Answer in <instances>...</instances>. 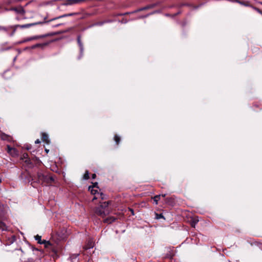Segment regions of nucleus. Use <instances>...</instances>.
<instances>
[{"label": "nucleus", "instance_id": "nucleus-1", "mask_svg": "<svg viewBox=\"0 0 262 262\" xmlns=\"http://www.w3.org/2000/svg\"><path fill=\"white\" fill-rule=\"evenodd\" d=\"M54 181L52 177H49L43 174L41 171H38L35 174L26 176L25 178V182L31 183V185L33 187H36V183L42 184L43 183H49Z\"/></svg>", "mask_w": 262, "mask_h": 262}, {"label": "nucleus", "instance_id": "nucleus-2", "mask_svg": "<svg viewBox=\"0 0 262 262\" xmlns=\"http://www.w3.org/2000/svg\"><path fill=\"white\" fill-rule=\"evenodd\" d=\"M49 34H44V35H35L32 37H30L28 38H27L25 40H24L22 41H20V43L25 42L27 41H29L32 40H36L39 38H44L45 37L48 36Z\"/></svg>", "mask_w": 262, "mask_h": 262}, {"label": "nucleus", "instance_id": "nucleus-3", "mask_svg": "<svg viewBox=\"0 0 262 262\" xmlns=\"http://www.w3.org/2000/svg\"><path fill=\"white\" fill-rule=\"evenodd\" d=\"M42 23H43V22L38 21V22H36V23H34L27 24L22 25H15V27H18V28H20L21 29H25V28H28L29 27H32V26H35V25H37L38 24H42Z\"/></svg>", "mask_w": 262, "mask_h": 262}, {"label": "nucleus", "instance_id": "nucleus-4", "mask_svg": "<svg viewBox=\"0 0 262 262\" xmlns=\"http://www.w3.org/2000/svg\"><path fill=\"white\" fill-rule=\"evenodd\" d=\"M77 43L78 44V46L80 48V56L78 57V59H80L83 55V50H84V48H83V46L82 45V43L81 41V36L80 35H78L77 36Z\"/></svg>", "mask_w": 262, "mask_h": 262}, {"label": "nucleus", "instance_id": "nucleus-5", "mask_svg": "<svg viewBox=\"0 0 262 262\" xmlns=\"http://www.w3.org/2000/svg\"><path fill=\"white\" fill-rule=\"evenodd\" d=\"M4 221L5 217L4 216H1V214H0V229L2 231H6L8 229L7 226L4 222Z\"/></svg>", "mask_w": 262, "mask_h": 262}, {"label": "nucleus", "instance_id": "nucleus-6", "mask_svg": "<svg viewBox=\"0 0 262 262\" xmlns=\"http://www.w3.org/2000/svg\"><path fill=\"white\" fill-rule=\"evenodd\" d=\"M157 5H158V3H155V4H150V5H149L146 6L145 7H144L141 8L140 9H138L135 10V12H139V11H143V10H147V9H151V8H154L155 7H156Z\"/></svg>", "mask_w": 262, "mask_h": 262}, {"label": "nucleus", "instance_id": "nucleus-7", "mask_svg": "<svg viewBox=\"0 0 262 262\" xmlns=\"http://www.w3.org/2000/svg\"><path fill=\"white\" fill-rule=\"evenodd\" d=\"M10 10H11L12 11H14L16 13H18V14H24L25 13V11L24 10V9L22 7H19V8H11L10 9Z\"/></svg>", "mask_w": 262, "mask_h": 262}, {"label": "nucleus", "instance_id": "nucleus-8", "mask_svg": "<svg viewBox=\"0 0 262 262\" xmlns=\"http://www.w3.org/2000/svg\"><path fill=\"white\" fill-rule=\"evenodd\" d=\"M49 44L48 42H45L43 43H36L35 45H34L31 47H30L31 49H34L36 48H43L45 46H47Z\"/></svg>", "mask_w": 262, "mask_h": 262}, {"label": "nucleus", "instance_id": "nucleus-9", "mask_svg": "<svg viewBox=\"0 0 262 262\" xmlns=\"http://www.w3.org/2000/svg\"><path fill=\"white\" fill-rule=\"evenodd\" d=\"M94 246V243L93 239H90L88 241L86 245H85L84 248L85 250L90 249L93 248Z\"/></svg>", "mask_w": 262, "mask_h": 262}, {"label": "nucleus", "instance_id": "nucleus-10", "mask_svg": "<svg viewBox=\"0 0 262 262\" xmlns=\"http://www.w3.org/2000/svg\"><path fill=\"white\" fill-rule=\"evenodd\" d=\"M8 152L10 154H13L14 155H16L17 154V151L15 149V148L11 147L10 146L7 145Z\"/></svg>", "mask_w": 262, "mask_h": 262}, {"label": "nucleus", "instance_id": "nucleus-11", "mask_svg": "<svg viewBox=\"0 0 262 262\" xmlns=\"http://www.w3.org/2000/svg\"><path fill=\"white\" fill-rule=\"evenodd\" d=\"M79 254H73L71 255L70 257L71 261L72 262H78Z\"/></svg>", "mask_w": 262, "mask_h": 262}, {"label": "nucleus", "instance_id": "nucleus-12", "mask_svg": "<svg viewBox=\"0 0 262 262\" xmlns=\"http://www.w3.org/2000/svg\"><path fill=\"white\" fill-rule=\"evenodd\" d=\"M1 137L2 140H7L8 141H10L12 139V138L10 136H8L4 133L2 134Z\"/></svg>", "mask_w": 262, "mask_h": 262}, {"label": "nucleus", "instance_id": "nucleus-13", "mask_svg": "<svg viewBox=\"0 0 262 262\" xmlns=\"http://www.w3.org/2000/svg\"><path fill=\"white\" fill-rule=\"evenodd\" d=\"M42 138L43 141L45 142L47 144L49 143L50 140L49 139V136L47 134H46L45 133H42Z\"/></svg>", "mask_w": 262, "mask_h": 262}, {"label": "nucleus", "instance_id": "nucleus-14", "mask_svg": "<svg viewBox=\"0 0 262 262\" xmlns=\"http://www.w3.org/2000/svg\"><path fill=\"white\" fill-rule=\"evenodd\" d=\"M98 185L97 183H95L93 186H89V190L91 191V193L94 194H96V193H98V191L97 190L94 189V188L96 187V185Z\"/></svg>", "mask_w": 262, "mask_h": 262}, {"label": "nucleus", "instance_id": "nucleus-15", "mask_svg": "<svg viewBox=\"0 0 262 262\" xmlns=\"http://www.w3.org/2000/svg\"><path fill=\"white\" fill-rule=\"evenodd\" d=\"M232 2L237 3L246 7L250 6V4H249L248 2H242L239 0H232Z\"/></svg>", "mask_w": 262, "mask_h": 262}, {"label": "nucleus", "instance_id": "nucleus-16", "mask_svg": "<svg viewBox=\"0 0 262 262\" xmlns=\"http://www.w3.org/2000/svg\"><path fill=\"white\" fill-rule=\"evenodd\" d=\"M84 0H68L67 1V4L68 5H74L75 4L79 3L80 2H83Z\"/></svg>", "mask_w": 262, "mask_h": 262}, {"label": "nucleus", "instance_id": "nucleus-17", "mask_svg": "<svg viewBox=\"0 0 262 262\" xmlns=\"http://www.w3.org/2000/svg\"><path fill=\"white\" fill-rule=\"evenodd\" d=\"M115 220V219L113 217H108L104 220V222L107 223V224H111L114 222Z\"/></svg>", "mask_w": 262, "mask_h": 262}, {"label": "nucleus", "instance_id": "nucleus-18", "mask_svg": "<svg viewBox=\"0 0 262 262\" xmlns=\"http://www.w3.org/2000/svg\"><path fill=\"white\" fill-rule=\"evenodd\" d=\"M41 238V236L39 235H37L35 236V239L36 241H37V243L38 244H41L45 243V241L42 242Z\"/></svg>", "mask_w": 262, "mask_h": 262}, {"label": "nucleus", "instance_id": "nucleus-19", "mask_svg": "<svg viewBox=\"0 0 262 262\" xmlns=\"http://www.w3.org/2000/svg\"><path fill=\"white\" fill-rule=\"evenodd\" d=\"M103 208H101L100 207L99 208H98L97 210V212L100 214V215H105V214L104 213V211L102 210Z\"/></svg>", "mask_w": 262, "mask_h": 262}, {"label": "nucleus", "instance_id": "nucleus-20", "mask_svg": "<svg viewBox=\"0 0 262 262\" xmlns=\"http://www.w3.org/2000/svg\"><path fill=\"white\" fill-rule=\"evenodd\" d=\"M155 215H156L155 218L157 220H159L160 219H165L162 213L158 214V213H155Z\"/></svg>", "mask_w": 262, "mask_h": 262}, {"label": "nucleus", "instance_id": "nucleus-21", "mask_svg": "<svg viewBox=\"0 0 262 262\" xmlns=\"http://www.w3.org/2000/svg\"><path fill=\"white\" fill-rule=\"evenodd\" d=\"M66 17V15H60V16H59L58 17L52 18L51 19H50V20H49L48 21H45L44 23H48V22H50V21H53L54 20H56V19H59V18H63V17Z\"/></svg>", "mask_w": 262, "mask_h": 262}, {"label": "nucleus", "instance_id": "nucleus-22", "mask_svg": "<svg viewBox=\"0 0 262 262\" xmlns=\"http://www.w3.org/2000/svg\"><path fill=\"white\" fill-rule=\"evenodd\" d=\"M160 196H161V195L159 194V195H157L154 196V201L156 204H158V202L159 200L160 199Z\"/></svg>", "mask_w": 262, "mask_h": 262}, {"label": "nucleus", "instance_id": "nucleus-23", "mask_svg": "<svg viewBox=\"0 0 262 262\" xmlns=\"http://www.w3.org/2000/svg\"><path fill=\"white\" fill-rule=\"evenodd\" d=\"M83 178L85 180H88L89 179V172L88 170L85 171V172L83 176Z\"/></svg>", "mask_w": 262, "mask_h": 262}, {"label": "nucleus", "instance_id": "nucleus-24", "mask_svg": "<svg viewBox=\"0 0 262 262\" xmlns=\"http://www.w3.org/2000/svg\"><path fill=\"white\" fill-rule=\"evenodd\" d=\"M111 20H106V21H100V22L97 23L96 24H95V25H96V26H102V25H103V24H104L106 23H109V22H111Z\"/></svg>", "mask_w": 262, "mask_h": 262}, {"label": "nucleus", "instance_id": "nucleus-25", "mask_svg": "<svg viewBox=\"0 0 262 262\" xmlns=\"http://www.w3.org/2000/svg\"><path fill=\"white\" fill-rule=\"evenodd\" d=\"M114 140L115 141L116 144H118L120 141V138L118 135H115L114 136Z\"/></svg>", "mask_w": 262, "mask_h": 262}, {"label": "nucleus", "instance_id": "nucleus-26", "mask_svg": "<svg viewBox=\"0 0 262 262\" xmlns=\"http://www.w3.org/2000/svg\"><path fill=\"white\" fill-rule=\"evenodd\" d=\"M108 204H109V203H108V202H104L102 203L100 205V207L101 208H103V209L104 208L108 206Z\"/></svg>", "mask_w": 262, "mask_h": 262}, {"label": "nucleus", "instance_id": "nucleus-27", "mask_svg": "<svg viewBox=\"0 0 262 262\" xmlns=\"http://www.w3.org/2000/svg\"><path fill=\"white\" fill-rule=\"evenodd\" d=\"M98 194L100 195V196L101 197V199L102 200H105L106 199V195L102 192L100 193L99 192H98Z\"/></svg>", "mask_w": 262, "mask_h": 262}, {"label": "nucleus", "instance_id": "nucleus-28", "mask_svg": "<svg viewBox=\"0 0 262 262\" xmlns=\"http://www.w3.org/2000/svg\"><path fill=\"white\" fill-rule=\"evenodd\" d=\"M9 28H14V29H13V30L12 32L10 34V36H13V35H14V34L15 33V31H16V28H17V27H15V26H10V27H9Z\"/></svg>", "mask_w": 262, "mask_h": 262}, {"label": "nucleus", "instance_id": "nucleus-29", "mask_svg": "<svg viewBox=\"0 0 262 262\" xmlns=\"http://www.w3.org/2000/svg\"><path fill=\"white\" fill-rule=\"evenodd\" d=\"M15 240H16V238H15V236H12L9 243L10 244H12L15 241Z\"/></svg>", "mask_w": 262, "mask_h": 262}, {"label": "nucleus", "instance_id": "nucleus-30", "mask_svg": "<svg viewBox=\"0 0 262 262\" xmlns=\"http://www.w3.org/2000/svg\"><path fill=\"white\" fill-rule=\"evenodd\" d=\"M9 28V27L8 28H6V27H2V26H0V30H4L5 31H7L8 30V29Z\"/></svg>", "mask_w": 262, "mask_h": 262}, {"label": "nucleus", "instance_id": "nucleus-31", "mask_svg": "<svg viewBox=\"0 0 262 262\" xmlns=\"http://www.w3.org/2000/svg\"><path fill=\"white\" fill-rule=\"evenodd\" d=\"M157 12H159V11H154L153 12H152V13H150V14H147V15H145V17H147V16H148L149 15H150V14H154V13H157Z\"/></svg>", "mask_w": 262, "mask_h": 262}, {"label": "nucleus", "instance_id": "nucleus-32", "mask_svg": "<svg viewBox=\"0 0 262 262\" xmlns=\"http://www.w3.org/2000/svg\"><path fill=\"white\" fill-rule=\"evenodd\" d=\"M249 7H251V8H252L253 10H255L256 11L257 9H258L257 8L251 5H250V6H249Z\"/></svg>", "mask_w": 262, "mask_h": 262}, {"label": "nucleus", "instance_id": "nucleus-33", "mask_svg": "<svg viewBox=\"0 0 262 262\" xmlns=\"http://www.w3.org/2000/svg\"><path fill=\"white\" fill-rule=\"evenodd\" d=\"M198 222V221H193L192 224H191V226L192 227H194L195 225Z\"/></svg>", "mask_w": 262, "mask_h": 262}, {"label": "nucleus", "instance_id": "nucleus-34", "mask_svg": "<svg viewBox=\"0 0 262 262\" xmlns=\"http://www.w3.org/2000/svg\"><path fill=\"white\" fill-rule=\"evenodd\" d=\"M135 12H135V11H133L132 12H126V13H124V14H119V15H126V14H128L133 13H135Z\"/></svg>", "mask_w": 262, "mask_h": 262}, {"label": "nucleus", "instance_id": "nucleus-35", "mask_svg": "<svg viewBox=\"0 0 262 262\" xmlns=\"http://www.w3.org/2000/svg\"><path fill=\"white\" fill-rule=\"evenodd\" d=\"M129 211H130V212H131V213H132V214L133 215H134V210H133V209H132V208H129Z\"/></svg>", "mask_w": 262, "mask_h": 262}, {"label": "nucleus", "instance_id": "nucleus-36", "mask_svg": "<svg viewBox=\"0 0 262 262\" xmlns=\"http://www.w3.org/2000/svg\"><path fill=\"white\" fill-rule=\"evenodd\" d=\"M73 13H69V14H64L63 15H66V17L67 16H72L73 15Z\"/></svg>", "mask_w": 262, "mask_h": 262}, {"label": "nucleus", "instance_id": "nucleus-37", "mask_svg": "<svg viewBox=\"0 0 262 262\" xmlns=\"http://www.w3.org/2000/svg\"><path fill=\"white\" fill-rule=\"evenodd\" d=\"M256 11L259 13V14H261L262 15V11L260 10L259 9H257Z\"/></svg>", "mask_w": 262, "mask_h": 262}, {"label": "nucleus", "instance_id": "nucleus-38", "mask_svg": "<svg viewBox=\"0 0 262 262\" xmlns=\"http://www.w3.org/2000/svg\"><path fill=\"white\" fill-rule=\"evenodd\" d=\"M96 177V174L95 173H94L92 175V179H95Z\"/></svg>", "mask_w": 262, "mask_h": 262}, {"label": "nucleus", "instance_id": "nucleus-39", "mask_svg": "<svg viewBox=\"0 0 262 262\" xmlns=\"http://www.w3.org/2000/svg\"><path fill=\"white\" fill-rule=\"evenodd\" d=\"M40 143V141L39 140V139H37L35 141V144H38V143Z\"/></svg>", "mask_w": 262, "mask_h": 262}, {"label": "nucleus", "instance_id": "nucleus-40", "mask_svg": "<svg viewBox=\"0 0 262 262\" xmlns=\"http://www.w3.org/2000/svg\"><path fill=\"white\" fill-rule=\"evenodd\" d=\"M23 157H24V158H27L28 154H23Z\"/></svg>", "mask_w": 262, "mask_h": 262}, {"label": "nucleus", "instance_id": "nucleus-41", "mask_svg": "<svg viewBox=\"0 0 262 262\" xmlns=\"http://www.w3.org/2000/svg\"><path fill=\"white\" fill-rule=\"evenodd\" d=\"M121 22L122 23H124V24H125V23H126L127 22V20H126V19H125V20H124V19H123V20H121Z\"/></svg>", "mask_w": 262, "mask_h": 262}, {"label": "nucleus", "instance_id": "nucleus-42", "mask_svg": "<svg viewBox=\"0 0 262 262\" xmlns=\"http://www.w3.org/2000/svg\"><path fill=\"white\" fill-rule=\"evenodd\" d=\"M26 148L28 150H29L30 149H31V147L30 146H29L28 145L27 146V147H26Z\"/></svg>", "mask_w": 262, "mask_h": 262}, {"label": "nucleus", "instance_id": "nucleus-43", "mask_svg": "<svg viewBox=\"0 0 262 262\" xmlns=\"http://www.w3.org/2000/svg\"><path fill=\"white\" fill-rule=\"evenodd\" d=\"M30 49V47H26V48H25L24 50H27V49Z\"/></svg>", "mask_w": 262, "mask_h": 262}, {"label": "nucleus", "instance_id": "nucleus-44", "mask_svg": "<svg viewBox=\"0 0 262 262\" xmlns=\"http://www.w3.org/2000/svg\"><path fill=\"white\" fill-rule=\"evenodd\" d=\"M140 18H145V15L139 17Z\"/></svg>", "mask_w": 262, "mask_h": 262}, {"label": "nucleus", "instance_id": "nucleus-45", "mask_svg": "<svg viewBox=\"0 0 262 262\" xmlns=\"http://www.w3.org/2000/svg\"><path fill=\"white\" fill-rule=\"evenodd\" d=\"M5 11H11V10H10V9H7V8H6V9H5Z\"/></svg>", "mask_w": 262, "mask_h": 262}, {"label": "nucleus", "instance_id": "nucleus-46", "mask_svg": "<svg viewBox=\"0 0 262 262\" xmlns=\"http://www.w3.org/2000/svg\"><path fill=\"white\" fill-rule=\"evenodd\" d=\"M45 151H46V152L47 153H48V152H49V149H45Z\"/></svg>", "mask_w": 262, "mask_h": 262}, {"label": "nucleus", "instance_id": "nucleus-47", "mask_svg": "<svg viewBox=\"0 0 262 262\" xmlns=\"http://www.w3.org/2000/svg\"><path fill=\"white\" fill-rule=\"evenodd\" d=\"M61 25V24H57L56 26H55V27H58V26H60Z\"/></svg>", "mask_w": 262, "mask_h": 262}, {"label": "nucleus", "instance_id": "nucleus-48", "mask_svg": "<svg viewBox=\"0 0 262 262\" xmlns=\"http://www.w3.org/2000/svg\"><path fill=\"white\" fill-rule=\"evenodd\" d=\"M165 195H166V194H162V196L163 197H165Z\"/></svg>", "mask_w": 262, "mask_h": 262}, {"label": "nucleus", "instance_id": "nucleus-49", "mask_svg": "<svg viewBox=\"0 0 262 262\" xmlns=\"http://www.w3.org/2000/svg\"><path fill=\"white\" fill-rule=\"evenodd\" d=\"M95 199H97V198L96 196H94V198L93 199V200Z\"/></svg>", "mask_w": 262, "mask_h": 262}, {"label": "nucleus", "instance_id": "nucleus-50", "mask_svg": "<svg viewBox=\"0 0 262 262\" xmlns=\"http://www.w3.org/2000/svg\"><path fill=\"white\" fill-rule=\"evenodd\" d=\"M37 250V251L38 250V249H37V248H34V249H33V250Z\"/></svg>", "mask_w": 262, "mask_h": 262}, {"label": "nucleus", "instance_id": "nucleus-51", "mask_svg": "<svg viewBox=\"0 0 262 262\" xmlns=\"http://www.w3.org/2000/svg\"><path fill=\"white\" fill-rule=\"evenodd\" d=\"M16 57H14V59H13V60H14V61L16 60Z\"/></svg>", "mask_w": 262, "mask_h": 262}, {"label": "nucleus", "instance_id": "nucleus-52", "mask_svg": "<svg viewBox=\"0 0 262 262\" xmlns=\"http://www.w3.org/2000/svg\"><path fill=\"white\" fill-rule=\"evenodd\" d=\"M259 3L262 5V2H260Z\"/></svg>", "mask_w": 262, "mask_h": 262}, {"label": "nucleus", "instance_id": "nucleus-53", "mask_svg": "<svg viewBox=\"0 0 262 262\" xmlns=\"http://www.w3.org/2000/svg\"><path fill=\"white\" fill-rule=\"evenodd\" d=\"M1 181H2V179H1V178H0V183H1Z\"/></svg>", "mask_w": 262, "mask_h": 262}]
</instances>
